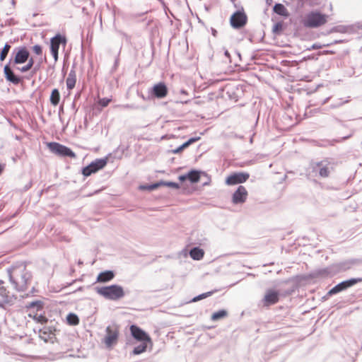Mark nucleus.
<instances>
[{"label":"nucleus","mask_w":362,"mask_h":362,"mask_svg":"<svg viewBox=\"0 0 362 362\" xmlns=\"http://www.w3.org/2000/svg\"><path fill=\"white\" fill-rule=\"evenodd\" d=\"M151 93L156 98H163L167 96L168 89L165 83L160 82L153 86Z\"/></svg>","instance_id":"dca6fc26"},{"label":"nucleus","mask_w":362,"mask_h":362,"mask_svg":"<svg viewBox=\"0 0 362 362\" xmlns=\"http://www.w3.org/2000/svg\"><path fill=\"white\" fill-rule=\"evenodd\" d=\"M119 337V329L115 326H108L106 328V334L104 338V343L107 348H111L117 342Z\"/></svg>","instance_id":"0eeeda50"},{"label":"nucleus","mask_w":362,"mask_h":362,"mask_svg":"<svg viewBox=\"0 0 362 362\" xmlns=\"http://www.w3.org/2000/svg\"><path fill=\"white\" fill-rule=\"evenodd\" d=\"M10 279L11 281L16 285V288L19 291H25L28 286L30 284L32 275L31 274L24 269L19 278L11 274Z\"/></svg>","instance_id":"7ed1b4c3"},{"label":"nucleus","mask_w":362,"mask_h":362,"mask_svg":"<svg viewBox=\"0 0 362 362\" xmlns=\"http://www.w3.org/2000/svg\"><path fill=\"white\" fill-rule=\"evenodd\" d=\"M279 300V293L276 291L269 289L266 291L265 295L262 299V303L264 306H269L276 304Z\"/></svg>","instance_id":"f8f14e48"},{"label":"nucleus","mask_w":362,"mask_h":362,"mask_svg":"<svg viewBox=\"0 0 362 362\" xmlns=\"http://www.w3.org/2000/svg\"><path fill=\"white\" fill-rule=\"evenodd\" d=\"M325 45H322L320 43H315L312 45L311 47V49H321L322 47H324Z\"/></svg>","instance_id":"4c0bfd02"},{"label":"nucleus","mask_w":362,"mask_h":362,"mask_svg":"<svg viewBox=\"0 0 362 362\" xmlns=\"http://www.w3.org/2000/svg\"><path fill=\"white\" fill-rule=\"evenodd\" d=\"M187 179L192 182H197L200 179L199 172L191 170L187 174Z\"/></svg>","instance_id":"393cba45"},{"label":"nucleus","mask_w":362,"mask_h":362,"mask_svg":"<svg viewBox=\"0 0 362 362\" xmlns=\"http://www.w3.org/2000/svg\"><path fill=\"white\" fill-rule=\"evenodd\" d=\"M335 54V52L334 51H332V50H325L322 52H320L319 53V55H321V54H324V55H326V54Z\"/></svg>","instance_id":"58836bf2"},{"label":"nucleus","mask_w":362,"mask_h":362,"mask_svg":"<svg viewBox=\"0 0 362 362\" xmlns=\"http://www.w3.org/2000/svg\"><path fill=\"white\" fill-rule=\"evenodd\" d=\"M4 170V165L0 164V175L3 173Z\"/></svg>","instance_id":"79ce46f5"},{"label":"nucleus","mask_w":362,"mask_h":362,"mask_svg":"<svg viewBox=\"0 0 362 362\" xmlns=\"http://www.w3.org/2000/svg\"><path fill=\"white\" fill-rule=\"evenodd\" d=\"M30 57V52L26 47H20L13 52V58L10 60V64L13 67L18 64L25 63Z\"/></svg>","instance_id":"20e7f679"},{"label":"nucleus","mask_w":362,"mask_h":362,"mask_svg":"<svg viewBox=\"0 0 362 362\" xmlns=\"http://www.w3.org/2000/svg\"><path fill=\"white\" fill-rule=\"evenodd\" d=\"M56 331L57 329L54 326L45 327L40 329L39 336L45 342H53Z\"/></svg>","instance_id":"4468645a"},{"label":"nucleus","mask_w":362,"mask_h":362,"mask_svg":"<svg viewBox=\"0 0 362 362\" xmlns=\"http://www.w3.org/2000/svg\"><path fill=\"white\" fill-rule=\"evenodd\" d=\"M248 197V192L245 187L239 185L232 195V202L235 204H243Z\"/></svg>","instance_id":"9b49d317"},{"label":"nucleus","mask_w":362,"mask_h":362,"mask_svg":"<svg viewBox=\"0 0 362 362\" xmlns=\"http://www.w3.org/2000/svg\"><path fill=\"white\" fill-rule=\"evenodd\" d=\"M107 163V158H100L90 163L88 166L82 169V174L85 177H88L93 173H97L98 170L103 169Z\"/></svg>","instance_id":"423d86ee"},{"label":"nucleus","mask_w":362,"mask_h":362,"mask_svg":"<svg viewBox=\"0 0 362 362\" xmlns=\"http://www.w3.org/2000/svg\"><path fill=\"white\" fill-rule=\"evenodd\" d=\"M199 139H200L199 136L191 138L187 141H186L183 144H182L180 146L177 147L175 149L172 150V153H174V154L180 153L185 148H187L189 145H191L192 144L199 141Z\"/></svg>","instance_id":"412c9836"},{"label":"nucleus","mask_w":362,"mask_h":362,"mask_svg":"<svg viewBox=\"0 0 362 362\" xmlns=\"http://www.w3.org/2000/svg\"><path fill=\"white\" fill-rule=\"evenodd\" d=\"M111 100H112L111 99L104 98L99 100L98 104L100 105H101L102 107H106L109 105V103L111 102Z\"/></svg>","instance_id":"c9c22d12"},{"label":"nucleus","mask_w":362,"mask_h":362,"mask_svg":"<svg viewBox=\"0 0 362 362\" xmlns=\"http://www.w3.org/2000/svg\"><path fill=\"white\" fill-rule=\"evenodd\" d=\"M274 11L282 16L288 17L289 16V13L287 8L281 4H276L274 6Z\"/></svg>","instance_id":"5701e85b"},{"label":"nucleus","mask_w":362,"mask_h":362,"mask_svg":"<svg viewBox=\"0 0 362 362\" xmlns=\"http://www.w3.org/2000/svg\"><path fill=\"white\" fill-rule=\"evenodd\" d=\"M49 149L54 153L62 156H68L75 158L76 155L69 148L57 142H49L47 144Z\"/></svg>","instance_id":"39448f33"},{"label":"nucleus","mask_w":362,"mask_h":362,"mask_svg":"<svg viewBox=\"0 0 362 362\" xmlns=\"http://www.w3.org/2000/svg\"><path fill=\"white\" fill-rule=\"evenodd\" d=\"M227 315V311L224 310H218V312L213 313V315H211V320L214 321L218 320L220 319L226 317Z\"/></svg>","instance_id":"c85d7f7f"},{"label":"nucleus","mask_w":362,"mask_h":362,"mask_svg":"<svg viewBox=\"0 0 362 362\" xmlns=\"http://www.w3.org/2000/svg\"><path fill=\"white\" fill-rule=\"evenodd\" d=\"M162 185H163L162 183H155V184H153L151 185H141L139 187V189H142V190L151 191V190H154V189H157L158 187H160Z\"/></svg>","instance_id":"72a5a7b5"},{"label":"nucleus","mask_w":362,"mask_h":362,"mask_svg":"<svg viewBox=\"0 0 362 362\" xmlns=\"http://www.w3.org/2000/svg\"><path fill=\"white\" fill-rule=\"evenodd\" d=\"M187 179V175H180L179 177V180H181V181H184V180H185Z\"/></svg>","instance_id":"a19ab883"},{"label":"nucleus","mask_w":362,"mask_h":362,"mask_svg":"<svg viewBox=\"0 0 362 362\" xmlns=\"http://www.w3.org/2000/svg\"><path fill=\"white\" fill-rule=\"evenodd\" d=\"M50 103L52 105L57 106L60 100V94L58 90V89L54 88L52 90L50 98H49Z\"/></svg>","instance_id":"b1692460"},{"label":"nucleus","mask_w":362,"mask_h":362,"mask_svg":"<svg viewBox=\"0 0 362 362\" xmlns=\"http://www.w3.org/2000/svg\"><path fill=\"white\" fill-rule=\"evenodd\" d=\"M115 276L112 271H105L98 274L97 277V282L105 283L111 281Z\"/></svg>","instance_id":"aec40b11"},{"label":"nucleus","mask_w":362,"mask_h":362,"mask_svg":"<svg viewBox=\"0 0 362 362\" xmlns=\"http://www.w3.org/2000/svg\"><path fill=\"white\" fill-rule=\"evenodd\" d=\"M27 62H28V63L26 65H25L21 68L17 67L16 69L22 73L28 71L29 70H30L33 68V66L34 65V59L32 57H30V58L29 57V59Z\"/></svg>","instance_id":"cd10ccee"},{"label":"nucleus","mask_w":362,"mask_h":362,"mask_svg":"<svg viewBox=\"0 0 362 362\" xmlns=\"http://www.w3.org/2000/svg\"><path fill=\"white\" fill-rule=\"evenodd\" d=\"M362 281V279H351L350 280L343 281V282L337 284L334 287H333L329 291V294L332 295V294L337 293H339V292H340V291H341L343 290L346 289L349 287L352 286L355 284H356V283H358L359 281Z\"/></svg>","instance_id":"ddd939ff"},{"label":"nucleus","mask_w":362,"mask_h":362,"mask_svg":"<svg viewBox=\"0 0 362 362\" xmlns=\"http://www.w3.org/2000/svg\"><path fill=\"white\" fill-rule=\"evenodd\" d=\"M33 51L37 55H41L42 54V48L39 45H34L33 47Z\"/></svg>","instance_id":"e433bc0d"},{"label":"nucleus","mask_w":362,"mask_h":362,"mask_svg":"<svg viewBox=\"0 0 362 362\" xmlns=\"http://www.w3.org/2000/svg\"><path fill=\"white\" fill-rule=\"evenodd\" d=\"M204 252L199 247H194L189 252L190 257L194 260H200L203 258Z\"/></svg>","instance_id":"4be33fe9"},{"label":"nucleus","mask_w":362,"mask_h":362,"mask_svg":"<svg viewBox=\"0 0 362 362\" xmlns=\"http://www.w3.org/2000/svg\"><path fill=\"white\" fill-rule=\"evenodd\" d=\"M247 16L241 12L235 13L230 18V23L233 28H239L245 25Z\"/></svg>","instance_id":"2eb2a0df"},{"label":"nucleus","mask_w":362,"mask_h":362,"mask_svg":"<svg viewBox=\"0 0 362 362\" xmlns=\"http://www.w3.org/2000/svg\"><path fill=\"white\" fill-rule=\"evenodd\" d=\"M130 332L132 337L140 342H148L152 346L153 342L149 335L142 330L140 327L136 325H132L130 327Z\"/></svg>","instance_id":"9d476101"},{"label":"nucleus","mask_w":362,"mask_h":362,"mask_svg":"<svg viewBox=\"0 0 362 362\" xmlns=\"http://www.w3.org/2000/svg\"><path fill=\"white\" fill-rule=\"evenodd\" d=\"M180 93L185 95H188V93L185 90H181Z\"/></svg>","instance_id":"37998d69"},{"label":"nucleus","mask_w":362,"mask_h":362,"mask_svg":"<svg viewBox=\"0 0 362 362\" xmlns=\"http://www.w3.org/2000/svg\"><path fill=\"white\" fill-rule=\"evenodd\" d=\"M96 292L105 298L112 300H117L124 296L123 288L119 285L97 288Z\"/></svg>","instance_id":"f03ea898"},{"label":"nucleus","mask_w":362,"mask_h":362,"mask_svg":"<svg viewBox=\"0 0 362 362\" xmlns=\"http://www.w3.org/2000/svg\"><path fill=\"white\" fill-rule=\"evenodd\" d=\"M10 49H11V45H8V43H6L0 52L1 61H4L6 59V57H7V55L9 52Z\"/></svg>","instance_id":"2f4dec72"},{"label":"nucleus","mask_w":362,"mask_h":362,"mask_svg":"<svg viewBox=\"0 0 362 362\" xmlns=\"http://www.w3.org/2000/svg\"><path fill=\"white\" fill-rule=\"evenodd\" d=\"M166 185L168 186H170V187H175V188H178L179 187L178 184L175 183V182H169V183H168Z\"/></svg>","instance_id":"ea45409f"},{"label":"nucleus","mask_w":362,"mask_h":362,"mask_svg":"<svg viewBox=\"0 0 362 362\" xmlns=\"http://www.w3.org/2000/svg\"><path fill=\"white\" fill-rule=\"evenodd\" d=\"M27 308H36L37 310H42L43 308V303L40 300H36L31 303H29L25 306Z\"/></svg>","instance_id":"7c9ffc66"},{"label":"nucleus","mask_w":362,"mask_h":362,"mask_svg":"<svg viewBox=\"0 0 362 362\" xmlns=\"http://www.w3.org/2000/svg\"><path fill=\"white\" fill-rule=\"evenodd\" d=\"M216 292V291H209V292H206V293H202L196 297H194L192 301V302H197V301H199L200 300H202L204 298H206L210 296H211L213 293H214Z\"/></svg>","instance_id":"473e14b6"},{"label":"nucleus","mask_w":362,"mask_h":362,"mask_svg":"<svg viewBox=\"0 0 362 362\" xmlns=\"http://www.w3.org/2000/svg\"><path fill=\"white\" fill-rule=\"evenodd\" d=\"M30 317H32L35 322L40 323L42 325L46 324L48 321L47 318L44 315H38V314H28Z\"/></svg>","instance_id":"a878e982"},{"label":"nucleus","mask_w":362,"mask_h":362,"mask_svg":"<svg viewBox=\"0 0 362 362\" xmlns=\"http://www.w3.org/2000/svg\"><path fill=\"white\" fill-rule=\"evenodd\" d=\"M76 83V74L74 70H71L66 80V84L68 90H72Z\"/></svg>","instance_id":"6ab92c4d"},{"label":"nucleus","mask_w":362,"mask_h":362,"mask_svg":"<svg viewBox=\"0 0 362 362\" xmlns=\"http://www.w3.org/2000/svg\"><path fill=\"white\" fill-rule=\"evenodd\" d=\"M148 342H141V344L134 349V354H140L144 351H146Z\"/></svg>","instance_id":"c756f323"},{"label":"nucleus","mask_w":362,"mask_h":362,"mask_svg":"<svg viewBox=\"0 0 362 362\" xmlns=\"http://www.w3.org/2000/svg\"><path fill=\"white\" fill-rule=\"evenodd\" d=\"M66 320L69 325H77L79 324V318L74 313H69L66 317Z\"/></svg>","instance_id":"bb28decb"},{"label":"nucleus","mask_w":362,"mask_h":362,"mask_svg":"<svg viewBox=\"0 0 362 362\" xmlns=\"http://www.w3.org/2000/svg\"><path fill=\"white\" fill-rule=\"evenodd\" d=\"M283 28H284L283 22H278L274 24L272 30L276 34H280L283 30Z\"/></svg>","instance_id":"f704fd0d"},{"label":"nucleus","mask_w":362,"mask_h":362,"mask_svg":"<svg viewBox=\"0 0 362 362\" xmlns=\"http://www.w3.org/2000/svg\"><path fill=\"white\" fill-rule=\"evenodd\" d=\"M4 72L7 81L16 85L18 84L21 82L20 77L14 74L9 65H6L4 66Z\"/></svg>","instance_id":"a211bd4d"},{"label":"nucleus","mask_w":362,"mask_h":362,"mask_svg":"<svg viewBox=\"0 0 362 362\" xmlns=\"http://www.w3.org/2000/svg\"><path fill=\"white\" fill-rule=\"evenodd\" d=\"M250 177V174L246 172H238L229 175L226 179L227 185H235L245 182Z\"/></svg>","instance_id":"1a4fd4ad"},{"label":"nucleus","mask_w":362,"mask_h":362,"mask_svg":"<svg viewBox=\"0 0 362 362\" xmlns=\"http://www.w3.org/2000/svg\"><path fill=\"white\" fill-rule=\"evenodd\" d=\"M66 44V38L65 36L60 34L56 35L50 40V49L52 55L54 57L55 62L58 60V53L59 45H63L65 46Z\"/></svg>","instance_id":"6e6552de"},{"label":"nucleus","mask_w":362,"mask_h":362,"mask_svg":"<svg viewBox=\"0 0 362 362\" xmlns=\"http://www.w3.org/2000/svg\"><path fill=\"white\" fill-rule=\"evenodd\" d=\"M328 16L319 11H311L306 14L303 19V24L307 28H317L327 22Z\"/></svg>","instance_id":"f257e3e1"},{"label":"nucleus","mask_w":362,"mask_h":362,"mask_svg":"<svg viewBox=\"0 0 362 362\" xmlns=\"http://www.w3.org/2000/svg\"><path fill=\"white\" fill-rule=\"evenodd\" d=\"M330 168L328 165H325L323 162H318L313 166V170L317 171L322 177H327L329 175Z\"/></svg>","instance_id":"f3484780"}]
</instances>
